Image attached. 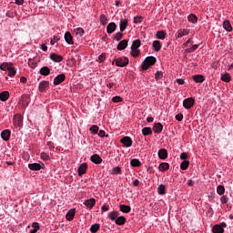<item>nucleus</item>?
<instances>
[{
    "instance_id": "obj_36",
    "label": "nucleus",
    "mask_w": 233,
    "mask_h": 233,
    "mask_svg": "<svg viewBox=\"0 0 233 233\" xmlns=\"http://www.w3.org/2000/svg\"><path fill=\"white\" fill-rule=\"evenodd\" d=\"M187 21H189V23H193V25H196V23H198V15L190 14L187 16Z\"/></svg>"
},
{
    "instance_id": "obj_31",
    "label": "nucleus",
    "mask_w": 233,
    "mask_h": 233,
    "mask_svg": "<svg viewBox=\"0 0 233 233\" xmlns=\"http://www.w3.org/2000/svg\"><path fill=\"white\" fill-rule=\"evenodd\" d=\"M223 28H224V30H226L227 32H232V25L230 24V21L225 20V21L223 22Z\"/></svg>"
},
{
    "instance_id": "obj_13",
    "label": "nucleus",
    "mask_w": 233,
    "mask_h": 233,
    "mask_svg": "<svg viewBox=\"0 0 233 233\" xmlns=\"http://www.w3.org/2000/svg\"><path fill=\"white\" fill-rule=\"evenodd\" d=\"M88 168V165L86 163H82L77 169L78 176H83L86 174V169Z\"/></svg>"
},
{
    "instance_id": "obj_59",
    "label": "nucleus",
    "mask_w": 233,
    "mask_h": 233,
    "mask_svg": "<svg viewBox=\"0 0 233 233\" xmlns=\"http://www.w3.org/2000/svg\"><path fill=\"white\" fill-rule=\"evenodd\" d=\"M101 210H102L103 212H108V210H110V206H108V205H103V206L101 207Z\"/></svg>"
},
{
    "instance_id": "obj_8",
    "label": "nucleus",
    "mask_w": 233,
    "mask_h": 233,
    "mask_svg": "<svg viewBox=\"0 0 233 233\" xmlns=\"http://www.w3.org/2000/svg\"><path fill=\"white\" fill-rule=\"evenodd\" d=\"M188 34H190V29H179L176 33L175 37H177V39H181V37H185V35H188Z\"/></svg>"
},
{
    "instance_id": "obj_12",
    "label": "nucleus",
    "mask_w": 233,
    "mask_h": 233,
    "mask_svg": "<svg viewBox=\"0 0 233 233\" xmlns=\"http://www.w3.org/2000/svg\"><path fill=\"white\" fill-rule=\"evenodd\" d=\"M49 87H50V82L45 81V80L40 82L38 86L40 92H46V90H48Z\"/></svg>"
},
{
    "instance_id": "obj_58",
    "label": "nucleus",
    "mask_w": 233,
    "mask_h": 233,
    "mask_svg": "<svg viewBox=\"0 0 233 233\" xmlns=\"http://www.w3.org/2000/svg\"><path fill=\"white\" fill-rule=\"evenodd\" d=\"M180 159H184V161H187L188 159V154L183 152L180 154Z\"/></svg>"
},
{
    "instance_id": "obj_5",
    "label": "nucleus",
    "mask_w": 233,
    "mask_h": 233,
    "mask_svg": "<svg viewBox=\"0 0 233 233\" xmlns=\"http://www.w3.org/2000/svg\"><path fill=\"white\" fill-rule=\"evenodd\" d=\"M28 168L33 171L41 170L45 168V164L43 162L28 164Z\"/></svg>"
},
{
    "instance_id": "obj_43",
    "label": "nucleus",
    "mask_w": 233,
    "mask_h": 233,
    "mask_svg": "<svg viewBox=\"0 0 233 233\" xmlns=\"http://www.w3.org/2000/svg\"><path fill=\"white\" fill-rule=\"evenodd\" d=\"M217 193L218 194V196H223V194H225V186H223V185L218 186Z\"/></svg>"
},
{
    "instance_id": "obj_49",
    "label": "nucleus",
    "mask_w": 233,
    "mask_h": 233,
    "mask_svg": "<svg viewBox=\"0 0 233 233\" xmlns=\"http://www.w3.org/2000/svg\"><path fill=\"white\" fill-rule=\"evenodd\" d=\"M91 134L96 135L97 134V132H99V127L93 125L90 128H89Z\"/></svg>"
},
{
    "instance_id": "obj_14",
    "label": "nucleus",
    "mask_w": 233,
    "mask_h": 233,
    "mask_svg": "<svg viewBox=\"0 0 233 233\" xmlns=\"http://www.w3.org/2000/svg\"><path fill=\"white\" fill-rule=\"evenodd\" d=\"M90 161H92V163H95V165H101V163H103V158H101L99 155L94 154L93 156H91Z\"/></svg>"
},
{
    "instance_id": "obj_34",
    "label": "nucleus",
    "mask_w": 233,
    "mask_h": 233,
    "mask_svg": "<svg viewBox=\"0 0 233 233\" xmlns=\"http://www.w3.org/2000/svg\"><path fill=\"white\" fill-rule=\"evenodd\" d=\"M139 46H141V40L137 39V40L133 41L131 49L139 50Z\"/></svg>"
},
{
    "instance_id": "obj_3",
    "label": "nucleus",
    "mask_w": 233,
    "mask_h": 233,
    "mask_svg": "<svg viewBox=\"0 0 233 233\" xmlns=\"http://www.w3.org/2000/svg\"><path fill=\"white\" fill-rule=\"evenodd\" d=\"M194 105H196V99H194V97H188L183 100V106L187 110L192 108Z\"/></svg>"
},
{
    "instance_id": "obj_64",
    "label": "nucleus",
    "mask_w": 233,
    "mask_h": 233,
    "mask_svg": "<svg viewBox=\"0 0 233 233\" xmlns=\"http://www.w3.org/2000/svg\"><path fill=\"white\" fill-rule=\"evenodd\" d=\"M177 85H185V80L182 78H178V79H177Z\"/></svg>"
},
{
    "instance_id": "obj_47",
    "label": "nucleus",
    "mask_w": 233,
    "mask_h": 233,
    "mask_svg": "<svg viewBox=\"0 0 233 233\" xmlns=\"http://www.w3.org/2000/svg\"><path fill=\"white\" fill-rule=\"evenodd\" d=\"M130 54H131L132 57H139L141 51L139 49H131Z\"/></svg>"
},
{
    "instance_id": "obj_53",
    "label": "nucleus",
    "mask_w": 233,
    "mask_h": 233,
    "mask_svg": "<svg viewBox=\"0 0 233 233\" xmlns=\"http://www.w3.org/2000/svg\"><path fill=\"white\" fill-rule=\"evenodd\" d=\"M113 103H123V97L116 96L112 98Z\"/></svg>"
},
{
    "instance_id": "obj_22",
    "label": "nucleus",
    "mask_w": 233,
    "mask_h": 233,
    "mask_svg": "<svg viewBox=\"0 0 233 233\" xmlns=\"http://www.w3.org/2000/svg\"><path fill=\"white\" fill-rule=\"evenodd\" d=\"M66 43L67 45H73L74 44V37L72 36V34L70 32H66L64 35Z\"/></svg>"
},
{
    "instance_id": "obj_25",
    "label": "nucleus",
    "mask_w": 233,
    "mask_h": 233,
    "mask_svg": "<svg viewBox=\"0 0 233 233\" xmlns=\"http://www.w3.org/2000/svg\"><path fill=\"white\" fill-rule=\"evenodd\" d=\"M120 212H123V214H128L132 210V208L130 206H127L125 204H122L119 206Z\"/></svg>"
},
{
    "instance_id": "obj_20",
    "label": "nucleus",
    "mask_w": 233,
    "mask_h": 233,
    "mask_svg": "<svg viewBox=\"0 0 233 233\" xmlns=\"http://www.w3.org/2000/svg\"><path fill=\"white\" fill-rule=\"evenodd\" d=\"M152 46H153L154 52H159V50L163 48V44H161L159 40H155L153 41Z\"/></svg>"
},
{
    "instance_id": "obj_2",
    "label": "nucleus",
    "mask_w": 233,
    "mask_h": 233,
    "mask_svg": "<svg viewBox=\"0 0 233 233\" xmlns=\"http://www.w3.org/2000/svg\"><path fill=\"white\" fill-rule=\"evenodd\" d=\"M225 228H227V224L225 222H221L219 224H216L212 228V232L213 233H224Z\"/></svg>"
},
{
    "instance_id": "obj_54",
    "label": "nucleus",
    "mask_w": 233,
    "mask_h": 233,
    "mask_svg": "<svg viewBox=\"0 0 233 233\" xmlns=\"http://www.w3.org/2000/svg\"><path fill=\"white\" fill-rule=\"evenodd\" d=\"M85 34V29L83 27L76 28V35H79V37H83Z\"/></svg>"
},
{
    "instance_id": "obj_11",
    "label": "nucleus",
    "mask_w": 233,
    "mask_h": 233,
    "mask_svg": "<svg viewBox=\"0 0 233 233\" xmlns=\"http://www.w3.org/2000/svg\"><path fill=\"white\" fill-rule=\"evenodd\" d=\"M10 136H12V131H10V129H5L1 132L3 141H10Z\"/></svg>"
},
{
    "instance_id": "obj_56",
    "label": "nucleus",
    "mask_w": 233,
    "mask_h": 233,
    "mask_svg": "<svg viewBox=\"0 0 233 233\" xmlns=\"http://www.w3.org/2000/svg\"><path fill=\"white\" fill-rule=\"evenodd\" d=\"M142 19H143L142 16H135V17H134V23H135V25H139V24H141V23H142Z\"/></svg>"
},
{
    "instance_id": "obj_35",
    "label": "nucleus",
    "mask_w": 233,
    "mask_h": 233,
    "mask_svg": "<svg viewBox=\"0 0 233 233\" xmlns=\"http://www.w3.org/2000/svg\"><path fill=\"white\" fill-rule=\"evenodd\" d=\"M157 192L159 196H165V194H167V188L165 187V185H159L157 187Z\"/></svg>"
},
{
    "instance_id": "obj_4",
    "label": "nucleus",
    "mask_w": 233,
    "mask_h": 233,
    "mask_svg": "<svg viewBox=\"0 0 233 233\" xmlns=\"http://www.w3.org/2000/svg\"><path fill=\"white\" fill-rule=\"evenodd\" d=\"M13 124L16 128L23 127V116L20 114L15 115L13 117Z\"/></svg>"
},
{
    "instance_id": "obj_27",
    "label": "nucleus",
    "mask_w": 233,
    "mask_h": 233,
    "mask_svg": "<svg viewBox=\"0 0 233 233\" xmlns=\"http://www.w3.org/2000/svg\"><path fill=\"white\" fill-rule=\"evenodd\" d=\"M157 39H160L161 41L165 40L167 38V33L163 30L157 31L156 33Z\"/></svg>"
},
{
    "instance_id": "obj_46",
    "label": "nucleus",
    "mask_w": 233,
    "mask_h": 233,
    "mask_svg": "<svg viewBox=\"0 0 233 233\" xmlns=\"http://www.w3.org/2000/svg\"><path fill=\"white\" fill-rule=\"evenodd\" d=\"M100 23L103 26L108 23V18L106 16V15H100Z\"/></svg>"
},
{
    "instance_id": "obj_50",
    "label": "nucleus",
    "mask_w": 233,
    "mask_h": 233,
    "mask_svg": "<svg viewBox=\"0 0 233 233\" xmlns=\"http://www.w3.org/2000/svg\"><path fill=\"white\" fill-rule=\"evenodd\" d=\"M33 229L30 230V233H35L37 230H39V223L34 222L33 225Z\"/></svg>"
},
{
    "instance_id": "obj_45",
    "label": "nucleus",
    "mask_w": 233,
    "mask_h": 233,
    "mask_svg": "<svg viewBox=\"0 0 233 233\" xmlns=\"http://www.w3.org/2000/svg\"><path fill=\"white\" fill-rule=\"evenodd\" d=\"M99 228H101V226L99 224H93L90 228V232L96 233L97 232V230H99Z\"/></svg>"
},
{
    "instance_id": "obj_55",
    "label": "nucleus",
    "mask_w": 233,
    "mask_h": 233,
    "mask_svg": "<svg viewBox=\"0 0 233 233\" xmlns=\"http://www.w3.org/2000/svg\"><path fill=\"white\" fill-rule=\"evenodd\" d=\"M155 79L159 81V79H163V73L161 71H157L155 74Z\"/></svg>"
},
{
    "instance_id": "obj_52",
    "label": "nucleus",
    "mask_w": 233,
    "mask_h": 233,
    "mask_svg": "<svg viewBox=\"0 0 233 233\" xmlns=\"http://www.w3.org/2000/svg\"><path fill=\"white\" fill-rule=\"evenodd\" d=\"M220 203H221V205H227V203H228V196L223 195L220 198Z\"/></svg>"
},
{
    "instance_id": "obj_7",
    "label": "nucleus",
    "mask_w": 233,
    "mask_h": 233,
    "mask_svg": "<svg viewBox=\"0 0 233 233\" xmlns=\"http://www.w3.org/2000/svg\"><path fill=\"white\" fill-rule=\"evenodd\" d=\"M120 143H122V145L125 146L127 148H130L133 144L132 137H124L123 138H121Z\"/></svg>"
},
{
    "instance_id": "obj_28",
    "label": "nucleus",
    "mask_w": 233,
    "mask_h": 233,
    "mask_svg": "<svg viewBox=\"0 0 233 233\" xmlns=\"http://www.w3.org/2000/svg\"><path fill=\"white\" fill-rule=\"evenodd\" d=\"M8 97H10V92L3 91L0 93V101H8Z\"/></svg>"
},
{
    "instance_id": "obj_16",
    "label": "nucleus",
    "mask_w": 233,
    "mask_h": 233,
    "mask_svg": "<svg viewBox=\"0 0 233 233\" xmlns=\"http://www.w3.org/2000/svg\"><path fill=\"white\" fill-rule=\"evenodd\" d=\"M127 26H128V19L127 18L121 19L119 23L120 32H125Z\"/></svg>"
},
{
    "instance_id": "obj_21",
    "label": "nucleus",
    "mask_w": 233,
    "mask_h": 233,
    "mask_svg": "<svg viewBox=\"0 0 233 233\" xmlns=\"http://www.w3.org/2000/svg\"><path fill=\"white\" fill-rule=\"evenodd\" d=\"M116 28H117V25H116V23L111 22L106 26V32L107 34H114L116 32Z\"/></svg>"
},
{
    "instance_id": "obj_9",
    "label": "nucleus",
    "mask_w": 233,
    "mask_h": 233,
    "mask_svg": "<svg viewBox=\"0 0 233 233\" xmlns=\"http://www.w3.org/2000/svg\"><path fill=\"white\" fill-rule=\"evenodd\" d=\"M65 79H66V76L65 74H60L57 75L55 78H54V85L57 86V85H61V83H63L65 81Z\"/></svg>"
},
{
    "instance_id": "obj_23",
    "label": "nucleus",
    "mask_w": 233,
    "mask_h": 233,
    "mask_svg": "<svg viewBox=\"0 0 233 233\" xmlns=\"http://www.w3.org/2000/svg\"><path fill=\"white\" fill-rule=\"evenodd\" d=\"M127 46H128V40L124 39L118 43L116 48H117V50H125V48H127Z\"/></svg>"
},
{
    "instance_id": "obj_51",
    "label": "nucleus",
    "mask_w": 233,
    "mask_h": 233,
    "mask_svg": "<svg viewBox=\"0 0 233 233\" xmlns=\"http://www.w3.org/2000/svg\"><path fill=\"white\" fill-rule=\"evenodd\" d=\"M113 39H114L115 41H121V40L123 39V33L117 32V33L114 35Z\"/></svg>"
},
{
    "instance_id": "obj_17",
    "label": "nucleus",
    "mask_w": 233,
    "mask_h": 233,
    "mask_svg": "<svg viewBox=\"0 0 233 233\" xmlns=\"http://www.w3.org/2000/svg\"><path fill=\"white\" fill-rule=\"evenodd\" d=\"M157 155L159 159H167L168 157V151L166 148H161L158 150Z\"/></svg>"
},
{
    "instance_id": "obj_32",
    "label": "nucleus",
    "mask_w": 233,
    "mask_h": 233,
    "mask_svg": "<svg viewBox=\"0 0 233 233\" xmlns=\"http://www.w3.org/2000/svg\"><path fill=\"white\" fill-rule=\"evenodd\" d=\"M220 79L221 81H224V83H230V81L232 80V78L230 77V74L228 73L222 74Z\"/></svg>"
},
{
    "instance_id": "obj_39",
    "label": "nucleus",
    "mask_w": 233,
    "mask_h": 233,
    "mask_svg": "<svg viewBox=\"0 0 233 233\" xmlns=\"http://www.w3.org/2000/svg\"><path fill=\"white\" fill-rule=\"evenodd\" d=\"M12 64H9L8 62H4L0 65V70H3L4 72H6L8 68H10Z\"/></svg>"
},
{
    "instance_id": "obj_10",
    "label": "nucleus",
    "mask_w": 233,
    "mask_h": 233,
    "mask_svg": "<svg viewBox=\"0 0 233 233\" xmlns=\"http://www.w3.org/2000/svg\"><path fill=\"white\" fill-rule=\"evenodd\" d=\"M49 57L51 61H54V63H61V61L64 59L63 56L57 55L56 53H51Z\"/></svg>"
},
{
    "instance_id": "obj_24",
    "label": "nucleus",
    "mask_w": 233,
    "mask_h": 233,
    "mask_svg": "<svg viewBox=\"0 0 233 233\" xmlns=\"http://www.w3.org/2000/svg\"><path fill=\"white\" fill-rule=\"evenodd\" d=\"M116 225H118L119 227L125 225L127 223V218L124 216L117 217L116 219L115 220Z\"/></svg>"
},
{
    "instance_id": "obj_1",
    "label": "nucleus",
    "mask_w": 233,
    "mask_h": 233,
    "mask_svg": "<svg viewBox=\"0 0 233 233\" xmlns=\"http://www.w3.org/2000/svg\"><path fill=\"white\" fill-rule=\"evenodd\" d=\"M157 61V59H156V56L146 57L141 65L142 70H148L150 66H154V65H156Z\"/></svg>"
},
{
    "instance_id": "obj_15",
    "label": "nucleus",
    "mask_w": 233,
    "mask_h": 233,
    "mask_svg": "<svg viewBox=\"0 0 233 233\" xmlns=\"http://www.w3.org/2000/svg\"><path fill=\"white\" fill-rule=\"evenodd\" d=\"M84 205L86 207V208H94V207H96V198L85 200Z\"/></svg>"
},
{
    "instance_id": "obj_61",
    "label": "nucleus",
    "mask_w": 233,
    "mask_h": 233,
    "mask_svg": "<svg viewBox=\"0 0 233 233\" xmlns=\"http://www.w3.org/2000/svg\"><path fill=\"white\" fill-rule=\"evenodd\" d=\"M106 59V56H105V54H101L99 56H98V61L99 63H103V61H105Z\"/></svg>"
},
{
    "instance_id": "obj_42",
    "label": "nucleus",
    "mask_w": 233,
    "mask_h": 233,
    "mask_svg": "<svg viewBox=\"0 0 233 233\" xmlns=\"http://www.w3.org/2000/svg\"><path fill=\"white\" fill-rule=\"evenodd\" d=\"M130 165L131 167H141V161H139L137 158H133L130 161Z\"/></svg>"
},
{
    "instance_id": "obj_26",
    "label": "nucleus",
    "mask_w": 233,
    "mask_h": 233,
    "mask_svg": "<svg viewBox=\"0 0 233 233\" xmlns=\"http://www.w3.org/2000/svg\"><path fill=\"white\" fill-rule=\"evenodd\" d=\"M119 217V212L118 211H111L107 214L108 219L111 221H116V218Z\"/></svg>"
},
{
    "instance_id": "obj_33",
    "label": "nucleus",
    "mask_w": 233,
    "mask_h": 233,
    "mask_svg": "<svg viewBox=\"0 0 233 233\" xmlns=\"http://www.w3.org/2000/svg\"><path fill=\"white\" fill-rule=\"evenodd\" d=\"M40 75L41 76H50V67L48 66H43L40 69Z\"/></svg>"
},
{
    "instance_id": "obj_44",
    "label": "nucleus",
    "mask_w": 233,
    "mask_h": 233,
    "mask_svg": "<svg viewBox=\"0 0 233 233\" xmlns=\"http://www.w3.org/2000/svg\"><path fill=\"white\" fill-rule=\"evenodd\" d=\"M142 134L144 136H152V128L151 127H144L142 129Z\"/></svg>"
},
{
    "instance_id": "obj_62",
    "label": "nucleus",
    "mask_w": 233,
    "mask_h": 233,
    "mask_svg": "<svg viewBox=\"0 0 233 233\" xmlns=\"http://www.w3.org/2000/svg\"><path fill=\"white\" fill-rule=\"evenodd\" d=\"M47 147L50 149L56 148V146H54V142H52V141L47 142Z\"/></svg>"
},
{
    "instance_id": "obj_40",
    "label": "nucleus",
    "mask_w": 233,
    "mask_h": 233,
    "mask_svg": "<svg viewBox=\"0 0 233 233\" xmlns=\"http://www.w3.org/2000/svg\"><path fill=\"white\" fill-rule=\"evenodd\" d=\"M189 166H190V161L184 160L180 164V168H181V170H187V168H188Z\"/></svg>"
},
{
    "instance_id": "obj_63",
    "label": "nucleus",
    "mask_w": 233,
    "mask_h": 233,
    "mask_svg": "<svg viewBox=\"0 0 233 233\" xmlns=\"http://www.w3.org/2000/svg\"><path fill=\"white\" fill-rule=\"evenodd\" d=\"M106 135V133H105V130H100L99 132H98V137H105Z\"/></svg>"
},
{
    "instance_id": "obj_19",
    "label": "nucleus",
    "mask_w": 233,
    "mask_h": 233,
    "mask_svg": "<svg viewBox=\"0 0 233 233\" xmlns=\"http://www.w3.org/2000/svg\"><path fill=\"white\" fill-rule=\"evenodd\" d=\"M76 217V208H71L66 215L67 221H73Z\"/></svg>"
},
{
    "instance_id": "obj_38",
    "label": "nucleus",
    "mask_w": 233,
    "mask_h": 233,
    "mask_svg": "<svg viewBox=\"0 0 233 233\" xmlns=\"http://www.w3.org/2000/svg\"><path fill=\"white\" fill-rule=\"evenodd\" d=\"M199 48V45H193L191 47H188L185 50L186 54H192V52H196V50Z\"/></svg>"
},
{
    "instance_id": "obj_30",
    "label": "nucleus",
    "mask_w": 233,
    "mask_h": 233,
    "mask_svg": "<svg viewBox=\"0 0 233 233\" xmlns=\"http://www.w3.org/2000/svg\"><path fill=\"white\" fill-rule=\"evenodd\" d=\"M193 81H195V83H204L205 76L203 75H195L193 76Z\"/></svg>"
},
{
    "instance_id": "obj_57",
    "label": "nucleus",
    "mask_w": 233,
    "mask_h": 233,
    "mask_svg": "<svg viewBox=\"0 0 233 233\" xmlns=\"http://www.w3.org/2000/svg\"><path fill=\"white\" fill-rule=\"evenodd\" d=\"M57 41H59V37L56 35H54L53 38L50 41L51 45H56V43H57Z\"/></svg>"
},
{
    "instance_id": "obj_18",
    "label": "nucleus",
    "mask_w": 233,
    "mask_h": 233,
    "mask_svg": "<svg viewBox=\"0 0 233 233\" xmlns=\"http://www.w3.org/2000/svg\"><path fill=\"white\" fill-rule=\"evenodd\" d=\"M153 131L155 134H161L163 132V124L161 123H155L153 126Z\"/></svg>"
},
{
    "instance_id": "obj_48",
    "label": "nucleus",
    "mask_w": 233,
    "mask_h": 233,
    "mask_svg": "<svg viewBox=\"0 0 233 233\" xmlns=\"http://www.w3.org/2000/svg\"><path fill=\"white\" fill-rule=\"evenodd\" d=\"M40 157L43 161H49L50 160V155H48L47 153L46 152H42L40 154Z\"/></svg>"
},
{
    "instance_id": "obj_60",
    "label": "nucleus",
    "mask_w": 233,
    "mask_h": 233,
    "mask_svg": "<svg viewBox=\"0 0 233 233\" xmlns=\"http://www.w3.org/2000/svg\"><path fill=\"white\" fill-rule=\"evenodd\" d=\"M175 119H177V121H183V114L179 113L176 115Z\"/></svg>"
},
{
    "instance_id": "obj_41",
    "label": "nucleus",
    "mask_w": 233,
    "mask_h": 233,
    "mask_svg": "<svg viewBox=\"0 0 233 233\" xmlns=\"http://www.w3.org/2000/svg\"><path fill=\"white\" fill-rule=\"evenodd\" d=\"M111 174L113 176H117V174H121V167L116 166V167H113L111 170Z\"/></svg>"
},
{
    "instance_id": "obj_29",
    "label": "nucleus",
    "mask_w": 233,
    "mask_h": 233,
    "mask_svg": "<svg viewBox=\"0 0 233 233\" xmlns=\"http://www.w3.org/2000/svg\"><path fill=\"white\" fill-rule=\"evenodd\" d=\"M168 168H170V164H168L167 162L161 163L158 166V170L160 172H165V171L168 170Z\"/></svg>"
},
{
    "instance_id": "obj_6",
    "label": "nucleus",
    "mask_w": 233,
    "mask_h": 233,
    "mask_svg": "<svg viewBox=\"0 0 233 233\" xmlns=\"http://www.w3.org/2000/svg\"><path fill=\"white\" fill-rule=\"evenodd\" d=\"M128 63H129V60L127 57H118L116 59V66H120V68L127 66Z\"/></svg>"
},
{
    "instance_id": "obj_37",
    "label": "nucleus",
    "mask_w": 233,
    "mask_h": 233,
    "mask_svg": "<svg viewBox=\"0 0 233 233\" xmlns=\"http://www.w3.org/2000/svg\"><path fill=\"white\" fill-rule=\"evenodd\" d=\"M8 71V76L9 77H15V74H17V70H15V67L11 66L7 69Z\"/></svg>"
}]
</instances>
